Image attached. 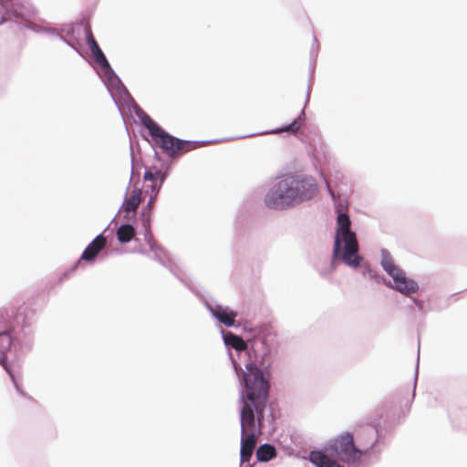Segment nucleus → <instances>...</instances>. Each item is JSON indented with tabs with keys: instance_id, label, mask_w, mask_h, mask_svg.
Here are the masks:
<instances>
[{
	"instance_id": "nucleus-15",
	"label": "nucleus",
	"mask_w": 467,
	"mask_h": 467,
	"mask_svg": "<svg viewBox=\"0 0 467 467\" xmlns=\"http://www.w3.org/2000/svg\"><path fill=\"white\" fill-rule=\"evenodd\" d=\"M135 236L134 227L130 223L121 224L117 230L118 241L126 244L131 241Z\"/></svg>"
},
{
	"instance_id": "nucleus-19",
	"label": "nucleus",
	"mask_w": 467,
	"mask_h": 467,
	"mask_svg": "<svg viewBox=\"0 0 467 467\" xmlns=\"http://www.w3.org/2000/svg\"><path fill=\"white\" fill-rule=\"evenodd\" d=\"M201 146L198 141L182 140L177 139V154L179 152L185 153Z\"/></svg>"
},
{
	"instance_id": "nucleus-9",
	"label": "nucleus",
	"mask_w": 467,
	"mask_h": 467,
	"mask_svg": "<svg viewBox=\"0 0 467 467\" xmlns=\"http://www.w3.org/2000/svg\"><path fill=\"white\" fill-rule=\"evenodd\" d=\"M153 202L150 197L147 206L143 207L140 213L141 225L143 227L144 240L148 244L150 252L153 253L154 258L158 260L163 266L167 267L173 273L172 265L167 252L155 242L153 234L150 232V206Z\"/></svg>"
},
{
	"instance_id": "nucleus-8",
	"label": "nucleus",
	"mask_w": 467,
	"mask_h": 467,
	"mask_svg": "<svg viewBox=\"0 0 467 467\" xmlns=\"http://www.w3.org/2000/svg\"><path fill=\"white\" fill-rule=\"evenodd\" d=\"M381 265L388 275L392 277L394 282L392 287L394 289L406 296L418 291V284L406 276L404 271L395 264L391 255L386 251L382 252Z\"/></svg>"
},
{
	"instance_id": "nucleus-23",
	"label": "nucleus",
	"mask_w": 467,
	"mask_h": 467,
	"mask_svg": "<svg viewBox=\"0 0 467 467\" xmlns=\"http://www.w3.org/2000/svg\"><path fill=\"white\" fill-rule=\"evenodd\" d=\"M0 1H1L3 6L7 7V0H0Z\"/></svg>"
},
{
	"instance_id": "nucleus-14",
	"label": "nucleus",
	"mask_w": 467,
	"mask_h": 467,
	"mask_svg": "<svg viewBox=\"0 0 467 467\" xmlns=\"http://www.w3.org/2000/svg\"><path fill=\"white\" fill-rule=\"evenodd\" d=\"M140 196H141V192L140 189H134L131 192V194L130 197H128L126 194L124 202L122 204V207L124 208V210L127 212L135 211L140 203Z\"/></svg>"
},
{
	"instance_id": "nucleus-1",
	"label": "nucleus",
	"mask_w": 467,
	"mask_h": 467,
	"mask_svg": "<svg viewBox=\"0 0 467 467\" xmlns=\"http://www.w3.org/2000/svg\"><path fill=\"white\" fill-rule=\"evenodd\" d=\"M244 374L247 401L244 400L241 410L242 436L248 433H261L264 412L268 400L269 385L263 372L254 364L246 366Z\"/></svg>"
},
{
	"instance_id": "nucleus-21",
	"label": "nucleus",
	"mask_w": 467,
	"mask_h": 467,
	"mask_svg": "<svg viewBox=\"0 0 467 467\" xmlns=\"http://www.w3.org/2000/svg\"><path fill=\"white\" fill-rule=\"evenodd\" d=\"M44 31L46 33H47V34H50L52 36H55L58 37L60 40H62L63 42H65L66 44H67L68 46L73 47L75 50H77V48L74 47L68 41H67L63 36H61L60 34L57 33L55 30L51 29V28H45Z\"/></svg>"
},
{
	"instance_id": "nucleus-16",
	"label": "nucleus",
	"mask_w": 467,
	"mask_h": 467,
	"mask_svg": "<svg viewBox=\"0 0 467 467\" xmlns=\"http://www.w3.org/2000/svg\"><path fill=\"white\" fill-rule=\"evenodd\" d=\"M213 315L218 320L226 327H232L234 324L236 313L227 308H218L213 312Z\"/></svg>"
},
{
	"instance_id": "nucleus-4",
	"label": "nucleus",
	"mask_w": 467,
	"mask_h": 467,
	"mask_svg": "<svg viewBox=\"0 0 467 467\" xmlns=\"http://www.w3.org/2000/svg\"><path fill=\"white\" fill-rule=\"evenodd\" d=\"M33 346L32 329L27 325L21 327L14 326L10 332L4 331L0 333V364L10 376L17 392L21 395L25 393L20 389L16 378L7 363L8 355L17 358L31 350Z\"/></svg>"
},
{
	"instance_id": "nucleus-6",
	"label": "nucleus",
	"mask_w": 467,
	"mask_h": 467,
	"mask_svg": "<svg viewBox=\"0 0 467 467\" xmlns=\"http://www.w3.org/2000/svg\"><path fill=\"white\" fill-rule=\"evenodd\" d=\"M366 451L355 445L354 437L350 432L340 434L326 447V452L335 455L339 461L348 464L358 462Z\"/></svg>"
},
{
	"instance_id": "nucleus-24",
	"label": "nucleus",
	"mask_w": 467,
	"mask_h": 467,
	"mask_svg": "<svg viewBox=\"0 0 467 467\" xmlns=\"http://www.w3.org/2000/svg\"><path fill=\"white\" fill-rule=\"evenodd\" d=\"M20 318H21V317H20V316H17V317H16V322H17V323H19Z\"/></svg>"
},
{
	"instance_id": "nucleus-17",
	"label": "nucleus",
	"mask_w": 467,
	"mask_h": 467,
	"mask_svg": "<svg viewBox=\"0 0 467 467\" xmlns=\"http://www.w3.org/2000/svg\"><path fill=\"white\" fill-rule=\"evenodd\" d=\"M224 342L237 351H244L247 349V343L239 336L232 332L224 335Z\"/></svg>"
},
{
	"instance_id": "nucleus-12",
	"label": "nucleus",
	"mask_w": 467,
	"mask_h": 467,
	"mask_svg": "<svg viewBox=\"0 0 467 467\" xmlns=\"http://www.w3.org/2000/svg\"><path fill=\"white\" fill-rule=\"evenodd\" d=\"M107 240L103 234H99L83 251L80 259L88 262L93 261L106 245Z\"/></svg>"
},
{
	"instance_id": "nucleus-7",
	"label": "nucleus",
	"mask_w": 467,
	"mask_h": 467,
	"mask_svg": "<svg viewBox=\"0 0 467 467\" xmlns=\"http://www.w3.org/2000/svg\"><path fill=\"white\" fill-rule=\"evenodd\" d=\"M87 41L90 47L91 57L99 67L98 74L107 87L109 92L112 93L114 89L119 88L123 83L112 69L105 54L100 49L97 41L94 39L91 32L87 33Z\"/></svg>"
},
{
	"instance_id": "nucleus-3",
	"label": "nucleus",
	"mask_w": 467,
	"mask_h": 467,
	"mask_svg": "<svg viewBox=\"0 0 467 467\" xmlns=\"http://www.w3.org/2000/svg\"><path fill=\"white\" fill-rule=\"evenodd\" d=\"M150 140L142 135L143 139L150 143L154 150L156 162L145 170L144 180L151 182L150 188L152 193H157L168 176L171 165L162 161L159 157L156 148L166 153L170 159L175 158V137L165 131L157 122L148 130Z\"/></svg>"
},
{
	"instance_id": "nucleus-22",
	"label": "nucleus",
	"mask_w": 467,
	"mask_h": 467,
	"mask_svg": "<svg viewBox=\"0 0 467 467\" xmlns=\"http://www.w3.org/2000/svg\"><path fill=\"white\" fill-rule=\"evenodd\" d=\"M327 190L329 192V194L332 196L333 199H335V194H334V192L332 191V189L330 188V185L328 182H327Z\"/></svg>"
},
{
	"instance_id": "nucleus-18",
	"label": "nucleus",
	"mask_w": 467,
	"mask_h": 467,
	"mask_svg": "<svg viewBox=\"0 0 467 467\" xmlns=\"http://www.w3.org/2000/svg\"><path fill=\"white\" fill-rule=\"evenodd\" d=\"M275 449L270 444L261 445L256 451V458L259 462H268L275 458Z\"/></svg>"
},
{
	"instance_id": "nucleus-20",
	"label": "nucleus",
	"mask_w": 467,
	"mask_h": 467,
	"mask_svg": "<svg viewBox=\"0 0 467 467\" xmlns=\"http://www.w3.org/2000/svg\"><path fill=\"white\" fill-rule=\"evenodd\" d=\"M300 126L301 125L298 119H295L289 125L284 126L280 129L274 130L273 133L289 132L295 134L299 130Z\"/></svg>"
},
{
	"instance_id": "nucleus-10",
	"label": "nucleus",
	"mask_w": 467,
	"mask_h": 467,
	"mask_svg": "<svg viewBox=\"0 0 467 467\" xmlns=\"http://www.w3.org/2000/svg\"><path fill=\"white\" fill-rule=\"evenodd\" d=\"M115 103L118 100L129 109H132L135 115L139 118L141 124L147 129V130L152 127L156 121L153 120L134 100L132 96L130 94L127 88L122 84L119 88L110 93Z\"/></svg>"
},
{
	"instance_id": "nucleus-2",
	"label": "nucleus",
	"mask_w": 467,
	"mask_h": 467,
	"mask_svg": "<svg viewBox=\"0 0 467 467\" xmlns=\"http://www.w3.org/2000/svg\"><path fill=\"white\" fill-rule=\"evenodd\" d=\"M317 192L315 179L291 175L275 182L265 197L268 208L283 210L313 198Z\"/></svg>"
},
{
	"instance_id": "nucleus-13",
	"label": "nucleus",
	"mask_w": 467,
	"mask_h": 467,
	"mask_svg": "<svg viewBox=\"0 0 467 467\" xmlns=\"http://www.w3.org/2000/svg\"><path fill=\"white\" fill-rule=\"evenodd\" d=\"M328 452L313 451L309 453V461L317 467H342L336 460L331 459Z\"/></svg>"
},
{
	"instance_id": "nucleus-5",
	"label": "nucleus",
	"mask_w": 467,
	"mask_h": 467,
	"mask_svg": "<svg viewBox=\"0 0 467 467\" xmlns=\"http://www.w3.org/2000/svg\"><path fill=\"white\" fill-rule=\"evenodd\" d=\"M337 233L333 247V260L340 258L346 265L358 267L361 257L358 255V244L354 232L350 230V219L341 213L337 218Z\"/></svg>"
},
{
	"instance_id": "nucleus-11",
	"label": "nucleus",
	"mask_w": 467,
	"mask_h": 467,
	"mask_svg": "<svg viewBox=\"0 0 467 467\" xmlns=\"http://www.w3.org/2000/svg\"><path fill=\"white\" fill-rule=\"evenodd\" d=\"M257 442V433L252 432L245 436H242L241 439V451L240 458L241 463L249 462Z\"/></svg>"
}]
</instances>
